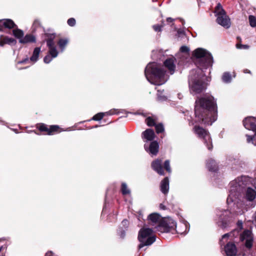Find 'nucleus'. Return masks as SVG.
<instances>
[{"instance_id":"40","label":"nucleus","mask_w":256,"mask_h":256,"mask_svg":"<svg viewBox=\"0 0 256 256\" xmlns=\"http://www.w3.org/2000/svg\"><path fill=\"white\" fill-rule=\"evenodd\" d=\"M248 45H242V44H236V48H244V49H247L248 48Z\"/></svg>"},{"instance_id":"26","label":"nucleus","mask_w":256,"mask_h":256,"mask_svg":"<svg viewBox=\"0 0 256 256\" xmlns=\"http://www.w3.org/2000/svg\"><path fill=\"white\" fill-rule=\"evenodd\" d=\"M238 232V231L237 230H234L232 232L230 233H228L224 234L222 238L220 240V244L222 246L226 242L228 241L230 237L233 236L234 235V233Z\"/></svg>"},{"instance_id":"7","label":"nucleus","mask_w":256,"mask_h":256,"mask_svg":"<svg viewBox=\"0 0 256 256\" xmlns=\"http://www.w3.org/2000/svg\"><path fill=\"white\" fill-rule=\"evenodd\" d=\"M192 56L196 59L199 63L197 68H202L203 70L212 65V56L204 48H198L196 49L192 52Z\"/></svg>"},{"instance_id":"9","label":"nucleus","mask_w":256,"mask_h":256,"mask_svg":"<svg viewBox=\"0 0 256 256\" xmlns=\"http://www.w3.org/2000/svg\"><path fill=\"white\" fill-rule=\"evenodd\" d=\"M243 124L246 128L251 130L254 132V135L246 134V142L256 146V118L248 116L243 120Z\"/></svg>"},{"instance_id":"19","label":"nucleus","mask_w":256,"mask_h":256,"mask_svg":"<svg viewBox=\"0 0 256 256\" xmlns=\"http://www.w3.org/2000/svg\"><path fill=\"white\" fill-rule=\"evenodd\" d=\"M162 160H156L152 162V169L156 172L159 174L164 175V171L163 170L162 166Z\"/></svg>"},{"instance_id":"34","label":"nucleus","mask_w":256,"mask_h":256,"mask_svg":"<svg viewBox=\"0 0 256 256\" xmlns=\"http://www.w3.org/2000/svg\"><path fill=\"white\" fill-rule=\"evenodd\" d=\"M4 38V42H6V44L15 45L16 43V40L12 38H9L8 36H6Z\"/></svg>"},{"instance_id":"32","label":"nucleus","mask_w":256,"mask_h":256,"mask_svg":"<svg viewBox=\"0 0 256 256\" xmlns=\"http://www.w3.org/2000/svg\"><path fill=\"white\" fill-rule=\"evenodd\" d=\"M121 190L124 195L130 194V190L128 188L126 183L122 182V184Z\"/></svg>"},{"instance_id":"12","label":"nucleus","mask_w":256,"mask_h":256,"mask_svg":"<svg viewBox=\"0 0 256 256\" xmlns=\"http://www.w3.org/2000/svg\"><path fill=\"white\" fill-rule=\"evenodd\" d=\"M54 36L52 35L46 40V44L48 48V54L45 56L44 61L46 64L50 63L52 58H56L58 55V52L56 48L55 44L53 40Z\"/></svg>"},{"instance_id":"25","label":"nucleus","mask_w":256,"mask_h":256,"mask_svg":"<svg viewBox=\"0 0 256 256\" xmlns=\"http://www.w3.org/2000/svg\"><path fill=\"white\" fill-rule=\"evenodd\" d=\"M206 167L209 170L216 172L218 170V166L216 162L212 159H209L206 162Z\"/></svg>"},{"instance_id":"42","label":"nucleus","mask_w":256,"mask_h":256,"mask_svg":"<svg viewBox=\"0 0 256 256\" xmlns=\"http://www.w3.org/2000/svg\"><path fill=\"white\" fill-rule=\"evenodd\" d=\"M237 226L239 230H242V220H238L237 222Z\"/></svg>"},{"instance_id":"33","label":"nucleus","mask_w":256,"mask_h":256,"mask_svg":"<svg viewBox=\"0 0 256 256\" xmlns=\"http://www.w3.org/2000/svg\"><path fill=\"white\" fill-rule=\"evenodd\" d=\"M228 160L229 161V162L228 163L229 164L236 165V164H240L242 163V162L240 160L238 159H236V158H233L232 157L230 158Z\"/></svg>"},{"instance_id":"51","label":"nucleus","mask_w":256,"mask_h":256,"mask_svg":"<svg viewBox=\"0 0 256 256\" xmlns=\"http://www.w3.org/2000/svg\"><path fill=\"white\" fill-rule=\"evenodd\" d=\"M244 73H250V70H249L248 69H245V70H244Z\"/></svg>"},{"instance_id":"20","label":"nucleus","mask_w":256,"mask_h":256,"mask_svg":"<svg viewBox=\"0 0 256 256\" xmlns=\"http://www.w3.org/2000/svg\"><path fill=\"white\" fill-rule=\"evenodd\" d=\"M175 61L176 58L172 57L166 59L164 62L165 66L170 71V74H172L174 72L176 68Z\"/></svg>"},{"instance_id":"24","label":"nucleus","mask_w":256,"mask_h":256,"mask_svg":"<svg viewBox=\"0 0 256 256\" xmlns=\"http://www.w3.org/2000/svg\"><path fill=\"white\" fill-rule=\"evenodd\" d=\"M0 22L2 24V27L11 29L16 27V25L14 22L10 19H6L0 20Z\"/></svg>"},{"instance_id":"28","label":"nucleus","mask_w":256,"mask_h":256,"mask_svg":"<svg viewBox=\"0 0 256 256\" xmlns=\"http://www.w3.org/2000/svg\"><path fill=\"white\" fill-rule=\"evenodd\" d=\"M40 52V48H38V47L34 49L32 56L30 58V60L33 62H36L38 60V58Z\"/></svg>"},{"instance_id":"11","label":"nucleus","mask_w":256,"mask_h":256,"mask_svg":"<svg viewBox=\"0 0 256 256\" xmlns=\"http://www.w3.org/2000/svg\"><path fill=\"white\" fill-rule=\"evenodd\" d=\"M193 130L194 134L199 138L202 139L208 150H211L212 148V145L208 132L202 128L196 126H194Z\"/></svg>"},{"instance_id":"15","label":"nucleus","mask_w":256,"mask_h":256,"mask_svg":"<svg viewBox=\"0 0 256 256\" xmlns=\"http://www.w3.org/2000/svg\"><path fill=\"white\" fill-rule=\"evenodd\" d=\"M38 130L42 132H44L48 135H53L55 134L60 132L62 130L57 125L47 126L44 124H41L37 126Z\"/></svg>"},{"instance_id":"1","label":"nucleus","mask_w":256,"mask_h":256,"mask_svg":"<svg viewBox=\"0 0 256 256\" xmlns=\"http://www.w3.org/2000/svg\"><path fill=\"white\" fill-rule=\"evenodd\" d=\"M253 179L248 176L238 177L230 183V194L227 198L228 205L233 204V212L235 214H242L248 210L244 201L241 200L239 196H242L244 190L249 186H252Z\"/></svg>"},{"instance_id":"29","label":"nucleus","mask_w":256,"mask_h":256,"mask_svg":"<svg viewBox=\"0 0 256 256\" xmlns=\"http://www.w3.org/2000/svg\"><path fill=\"white\" fill-rule=\"evenodd\" d=\"M13 34L14 36L17 38L19 40L22 38L24 35V33L23 31L18 28H14L13 30Z\"/></svg>"},{"instance_id":"4","label":"nucleus","mask_w":256,"mask_h":256,"mask_svg":"<svg viewBox=\"0 0 256 256\" xmlns=\"http://www.w3.org/2000/svg\"><path fill=\"white\" fill-rule=\"evenodd\" d=\"M148 223L154 226L155 230L160 232H168L176 229L178 232L186 234L188 231L187 224L182 223L176 226V222L170 218H162L158 213H152L148 216Z\"/></svg>"},{"instance_id":"22","label":"nucleus","mask_w":256,"mask_h":256,"mask_svg":"<svg viewBox=\"0 0 256 256\" xmlns=\"http://www.w3.org/2000/svg\"><path fill=\"white\" fill-rule=\"evenodd\" d=\"M142 138L146 141H151L154 138V133L152 130L148 128L142 133Z\"/></svg>"},{"instance_id":"50","label":"nucleus","mask_w":256,"mask_h":256,"mask_svg":"<svg viewBox=\"0 0 256 256\" xmlns=\"http://www.w3.org/2000/svg\"><path fill=\"white\" fill-rule=\"evenodd\" d=\"M124 236H125L124 232V231L122 232L121 234H120V236L122 238H124Z\"/></svg>"},{"instance_id":"36","label":"nucleus","mask_w":256,"mask_h":256,"mask_svg":"<svg viewBox=\"0 0 256 256\" xmlns=\"http://www.w3.org/2000/svg\"><path fill=\"white\" fill-rule=\"evenodd\" d=\"M164 167L167 172H171L170 161L168 160H166L165 161L164 164Z\"/></svg>"},{"instance_id":"44","label":"nucleus","mask_w":256,"mask_h":256,"mask_svg":"<svg viewBox=\"0 0 256 256\" xmlns=\"http://www.w3.org/2000/svg\"><path fill=\"white\" fill-rule=\"evenodd\" d=\"M122 223L124 226H127L128 224V221L126 220H122Z\"/></svg>"},{"instance_id":"10","label":"nucleus","mask_w":256,"mask_h":256,"mask_svg":"<svg viewBox=\"0 0 256 256\" xmlns=\"http://www.w3.org/2000/svg\"><path fill=\"white\" fill-rule=\"evenodd\" d=\"M215 16L216 17V22L222 26L228 28L230 26V20L226 15L220 3L218 4L214 10Z\"/></svg>"},{"instance_id":"49","label":"nucleus","mask_w":256,"mask_h":256,"mask_svg":"<svg viewBox=\"0 0 256 256\" xmlns=\"http://www.w3.org/2000/svg\"><path fill=\"white\" fill-rule=\"evenodd\" d=\"M252 218L254 220V221L256 222V211L253 214Z\"/></svg>"},{"instance_id":"37","label":"nucleus","mask_w":256,"mask_h":256,"mask_svg":"<svg viewBox=\"0 0 256 256\" xmlns=\"http://www.w3.org/2000/svg\"><path fill=\"white\" fill-rule=\"evenodd\" d=\"M68 24L71 26H74L76 24V20L74 18H69L68 20Z\"/></svg>"},{"instance_id":"8","label":"nucleus","mask_w":256,"mask_h":256,"mask_svg":"<svg viewBox=\"0 0 256 256\" xmlns=\"http://www.w3.org/2000/svg\"><path fill=\"white\" fill-rule=\"evenodd\" d=\"M153 230L150 228H142L139 232L138 240L140 244L138 248L140 249L146 246H150L156 240V236H152Z\"/></svg>"},{"instance_id":"38","label":"nucleus","mask_w":256,"mask_h":256,"mask_svg":"<svg viewBox=\"0 0 256 256\" xmlns=\"http://www.w3.org/2000/svg\"><path fill=\"white\" fill-rule=\"evenodd\" d=\"M40 26V22L38 20H34V22L33 25H32L34 30H35L36 28H38Z\"/></svg>"},{"instance_id":"18","label":"nucleus","mask_w":256,"mask_h":256,"mask_svg":"<svg viewBox=\"0 0 256 256\" xmlns=\"http://www.w3.org/2000/svg\"><path fill=\"white\" fill-rule=\"evenodd\" d=\"M144 148L150 154L156 156L158 152V144L156 141H153L151 142L148 148L146 144H144Z\"/></svg>"},{"instance_id":"13","label":"nucleus","mask_w":256,"mask_h":256,"mask_svg":"<svg viewBox=\"0 0 256 256\" xmlns=\"http://www.w3.org/2000/svg\"><path fill=\"white\" fill-rule=\"evenodd\" d=\"M216 215L219 218L218 224L222 228H226L228 222L234 218V214L228 210H217Z\"/></svg>"},{"instance_id":"27","label":"nucleus","mask_w":256,"mask_h":256,"mask_svg":"<svg viewBox=\"0 0 256 256\" xmlns=\"http://www.w3.org/2000/svg\"><path fill=\"white\" fill-rule=\"evenodd\" d=\"M36 40L35 38L32 34H26L20 40V42L21 44H27L28 42H34Z\"/></svg>"},{"instance_id":"35","label":"nucleus","mask_w":256,"mask_h":256,"mask_svg":"<svg viewBox=\"0 0 256 256\" xmlns=\"http://www.w3.org/2000/svg\"><path fill=\"white\" fill-rule=\"evenodd\" d=\"M250 24L252 27L256 26V18L254 16H250L249 18Z\"/></svg>"},{"instance_id":"31","label":"nucleus","mask_w":256,"mask_h":256,"mask_svg":"<svg viewBox=\"0 0 256 256\" xmlns=\"http://www.w3.org/2000/svg\"><path fill=\"white\" fill-rule=\"evenodd\" d=\"M231 75L228 72H224L222 76V81L224 82L228 83L231 80Z\"/></svg>"},{"instance_id":"47","label":"nucleus","mask_w":256,"mask_h":256,"mask_svg":"<svg viewBox=\"0 0 256 256\" xmlns=\"http://www.w3.org/2000/svg\"><path fill=\"white\" fill-rule=\"evenodd\" d=\"M52 252L50 251V252H48L46 253V256H52Z\"/></svg>"},{"instance_id":"17","label":"nucleus","mask_w":256,"mask_h":256,"mask_svg":"<svg viewBox=\"0 0 256 256\" xmlns=\"http://www.w3.org/2000/svg\"><path fill=\"white\" fill-rule=\"evenodd\" d=\"M146 122L149 126H155L156 133L159 134L162 132L164 130V128L162 124H156L155 120L152 117H148L146 119Z\"/></svg>"},{"instance_id":"16","label":"nucleus","mask_w":256,"mask_h":256,"mask_svg":"<svg viewBox=\"0 0 256 256\" xmlns=\"http://www.w3.org/2000/svg\"><path fill=\"white\" fill-rule=\"evenodd\" d=\"M178 57L180 59L179 62H180L182 64L189 62L191 59L190 54V48L186 46H182L180 48Z\"/></svg>"},{"instance_id":"53","label":"nucleus","mask_w":256,"mask_h":256,"mask_svg":"<svg viewBox=\"0 0 256 256\" xmlns=\"http://www.w3.org/2000/svg\"><path fill=\"white\" fill-rule=\"evenodd\" d=\"M97 127H98V126H96L94 128H97Z\"/></svg>"},{"instance_id":"54","label":"nucleus","mask_w":256,"mask_h":256,"mask_svg":"<svg viewBox=\"0 0 256 256\" xmlns=\"http://www.w3.org/2000/svg\"><path fill=\"white\" fill-rule=\"evenodd\" d=\"M254 204H252V207H254Z\"/></svg>"},{"instance_id":"39","label":"nucleus","mask_w":256,"mask_h":256,"mask_svg":"<svg viewBox=\"0 0 256 256\" xmlns=\"http://www.w3.org/2000/svg\"><path fill=\"white\" fill-rule=\"evenodd\" d=\"M163 26L156 24L153 26V28L156 32H160L161 31V28Z\"/></svg>"},{"instance_id":"3","label":"nucleus","mask_w":256,"mask_h":256,"mask_svg":"<svg viewBox=\"0 0 256 256\" xmlns=\"http://www.w3.org/2000/svg\"><path fill=\"white\" fill-rule=\"evenodd\" d=\"M237 246L231 242H228L224 246L226 256H246V252L250 250L254 244V235L248 230H244L240 234Z\"/></svg>"},{"instance_id":"5","label":"nucleus","mask_w":256,"mask_h":256,"mask_svg":"<svg viewBox=\"0 0 256 256\" xmlns=\"http://www.w3.org/2000/svg\"><path fill=\"white\" fill-rule=\"evenodd\" d=\"M208 79L204 73L202 68H196L190 72L188 79L190 91L192 94H200L205 90L208 83L206 80Z\"/></svg>"},{"instance_id":"46","label":"nucleus","mask_w":256,"mask_h":256,"mask_svg":"<svg viewBox=\"0 0 256 256\" xmlns=\"http://www.w3.org/2000/svg\"><path fill=\"white\" fill-rule=\"evenodd\" d=\"M174 20L171 18H168L166 19V21L170 23L173 22Z\"/></svg>"},{"instance_id":"43","label":"nucleus","mask_w":256,"mask_h":256,"mask_svg":"<svg viewBox=\"0 0 256 256\" xmlns=\"http://www.w3.org/2000/svg\"><path fill=\"white\" fill-rule=\"evenodd\" d=\"M6 44V42H4V38L0 40V46H2L4 44Z\"/></svg>"},{"instance_id":"6","label":"nucleus","mask_w":256,"mask_h":256,"mask_svg":"<svg viewBox=\"0 0 256 256\" xmlns=\"http://www.w3.org/2000/svg\"><path fill=\"white\" fill-rule=\"evenodd\" d=\"M145 76L151 84L160 86L168 80L166 71L161 66L156 62H150L145 68Z\"/></svg>"},{"instance_id":"41","label":"nucleus","mask_w":256,"mask_h":256,"mask_svg":"<svg viewBox=\"0 0 256 256\" xmlns=\"http://www.w3.org/2000/svg\"><path fill=\"white\" fill-rule=\"evenodd\" d=\"M158 100H166L165 96H161L160 95V90H158Z\"/></svg>"},{"instance_id":"30","label":"nucleus","mask_w":256,"mask_h":256,"mask_svg":"<svg viewBox=\"0 0 256 256\" xmlns=\"http://www.w3.org/2000/svg\"><path fill=\"white\" fill-rule=\"evenodd\" d=\"M68 43V40L67 39L62 38L60 39L58 42V45L62 52H63L66 46Z\"/></svg>"},{"instance_id":"48","label":"nucleus","mask_w":256,"mask_h":256,"mask_svg":"<svg viewBox=\"0 0 256 256\" xmlns=\"http://www.w3.org/2000/svg\"><path fill=\"white\" fill-rule=\"evenodd\" d=\"M178 34L179 35L184 34V32L182 30H178Z\"/></svg>"},{"instance_id":"2","label":"nucleus","mask_w":256,"mask_h":256,"mask_svg":"<svg viewBox=\"0 0 256 256\" xmlns=\"http://www.w3.org/2000/svg\"><path fill=\"white\" fill-rule=\"evenodd\" d=\"M195 115L198 122L212 125L217 119V106L214 98L206 94L196 100Z\"/></svg>"},{"instance_id":"23","label":"nucleus","mask_w":256,"mask_h":256,"mask_svg":"<svg viewBox=\"0 0 256 256\" xmlns=\"http://www.w3.org/2000/svg\"><path fill=\"white\" fill-rule=\"evenodd\" d=\"M169 190V180L168 178H165L160 183V190L164 194H168Z\"/></svg>"},{"instance_id":"45","label":"nucleus","mask_w":256,"mask_h":256,"mask_svg":"<svg viewBox=\"0 0 256 256\" xmlns=\"http://www.w3.org/2000/svg\"><path fill=\"white\" fill-rule=\"evenodd\" d=\"M160 209L161 210H164L166 209V207L165 206H164L163 204H160Z\"/></svg>"},{"instance_id":"21","label":"nucleus","mask_w":256,"mask_h":256,"mask_svg":"<svg viewBox=\"0 0 256 256\" xmlns=\"http://www.w3.org/2000/svg\"><path fill=\"white\" fill-rule=\"evenodd\" d=\"M118 110L113 109L107 112H100L94 115L92 120H102L103 117L106 115H112L114 114H118Z\"/></svg>"},{"instance_id":"52","label":"nucleus","mask_w":256,"mask_h":256,"mask_svg":"<svg viewBox=\"0 0 256 256\" xmlns=\"http://www.w3.org/2000/svg\"><path fill=\"white\" fill-rule=\"evenodd\" d=\"M28 60V59H26V60H25L24 61L20 62V63H22V62H25V61H26V60Z\"/></svg>"},{"instance_id":"14","label":"nucleus","mask_w":256,"mask_h":256,"mask_svg":"<svg viewBox=\"0 0 256 256\" xmlns=\"http://www.w3.org/2000/svg\"><path fill=\"white\" fill-rule=\"evenodd\" d=\"M256 186L253 185L249 186L244 190V193H242V196H239L240 199L244 198L248 202H253L256 198Z\"/></svg>"}]
</instances>
